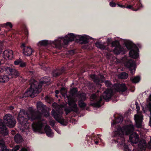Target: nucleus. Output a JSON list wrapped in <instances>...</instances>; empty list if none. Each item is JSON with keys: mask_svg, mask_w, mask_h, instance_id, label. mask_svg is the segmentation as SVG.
Wrapping results in <instances>:
<instances>
[{"mask_svg": "<svg viewBox=\"0 0 151 151\" xmlns=\"http://www.w3.org/2000/svg\"><path fill=\"white\" fill-rule=\"evenodd\" d=\"M37 112L31 107L27 112L23 110H20L17 120L19 123V127L22 130V132L24 131V129L29 128V124L27 121L28 120H30L32 121H34L32 124L34 131L42 133L43 127L46 124L45 120L41 118L42 114L45 113V116L47 117L49 115V113L46 111L48 108L41 102L37 103Z\"/></svg>", "mask_w": 151, "mask_h": 151, "instance_id": "obj_1", "label": "nucleus"}, {"mask_svg": "<svg viewBox=\"0 0 151 151\" xmlns=\"http://www.w3.org/2000/svg\"><path fill=\"white\" fill-rule=\"evenodd\" d=\"M117 125L113 132L114 139V142L115 143H117V146L119 148L124 149L126 151L129 150L128 146L125 143L124 136V134L127 135L134 131V126L130 124L122 128L120 126Z\"/></svg>", "mask_w": 151, "mask_h": 151, "instance_id": "obj_2", "label": "nucleus"}, {"mask_svg": "<svg viewBox=\"0 0 151 151\" xmlns=\"http://www.w3.org/2000/svg\"><path fill=\"white\" fill-rule=\"evenodd\" d=\"M50 81V78L45 77L43 78V81H40L39 83L33 78H31L29 81L30 87L29 89L24 93L22 98L28 96L34 97L36 96L40 91L41 84L48 82ZM21 98V97H19V99Z\"/></svg>", "mask_w": 151, "mask_h": 151, "instance_id": "obj_3", "label": "nucleus"}, {"mask_svg": "<svg viewBox=\"0 0 151 151\" xmlns=\"http://www.w3.org/2000/svg\"><path fill=\"white\" fill-rule=\"evenodd\" d=\"M105 85L108 88L103 93L102 96L106 101H109L112 95L114 89L120 93L125 92L127 90L126 86L124 84H115L112 85L109 81H106L105 82Z\"/></svg>", "mask_w": 151, "mask_h": 151, "instance_id": "obj_4", "label": "nucleus"}, {"mask_svg": "<svg viewBox=\"0 0 151 151\" xmlns=\"http://www.w3.org/2000/svg\"><path fill=\"white\" fill-rule=\"evenodd\" d=\"M52 107L55 110L53 109L51 112V114L55 120L63 126L66 125L67 121L65 120L62 117L63 113V106L62 105H59L56 103L52 104Z\"/></svg>", "mask_w": 151, "mask_h": 151, "instance_id": "obj_5", "label": "nucleus"}, {"mask_svg": "<svg viewBox=\"0 0 151 151\" xmlns=\"http://www.w3.org/2000/svg\"><path fill=\"white\" fill-rule=\"evenodd\" d=\"M77 90L76 88H74L71 89L70 91V95L68 96L67 95V90L64 88L61 89L60 92L63 96L65 98H67L68 99V97L71 100L73 99L76 102L77 101L76 98H81L82 99L84 100L86 98V94L83 93H81L80 92L77 93Z\"/></svg>", "mask_w": 151, "mask_h": 151, "instance_id": "obj_6", "label": "nucleus"}, {"mask_svg": "<svg viewBox=\"0 0 151 151\" xmlns=\"http://www.w3.org/2000/svg\"><path fill=\"white\" fill-rule=\"evenodd\" d=\"M77 35H75L71 33L68 34L64 37H59L53 42L56 47L61 46L63 45H67L69 41H73L74 39H77Z\"/></svg>", "mask_w": 151, "mask_h": 151, "instance_id": "obj_7", "label": "nucleus"}, {"mask_svg": "<svg viewBox=\"0 0 151 151\" xmlns=\"http://www.w3.org/2000/svg\"><path fill=\"white\" fill-rule=\"evenodd\" d=\"M126 47L128 50L131 49L129 52L130 56L136 59L139 56V50L138 47L133 43L129 41H127L126 44Z\"/></svg>", "mask_w": 151, "mask_h": 151, "instance_id": "obj_8", "label": "nucleus"}, {"mask_svg": "<svg viewBox=\"0 0 151 151\" xmlns=\"http://www.w3.org/2000/svg\"><path fill=\"white\" fill-rule=\"evenodd\" d=\"M137 103H136V109L137 110V114L134 115V119L136 123V126L137 128H140L142 125V122L143 119V116L141 112L138 111L140 109L139 107L137 105Z\"/></svg>", "mask_w": 151, "mask_h": 151, "instance_id": "obj_9", "label": "nucleus"}, {"mask_svg": "<svg viewBox=\"0 0 151 151\" xmlns=\"http://www.w3.org/2000/svg\"><path fill=\"white\" fill-rule=\"evenodd\" d=\"M90 100L91 101H95L94 103H91V105L96 107H99L101 106V102L102 100V97L98 96L97 93L95 94H92L91 96Z\"/></svg>", "mask_w": 151, "mask_h": 151, "instance_id": "obj_10", "label": "nucleus"}, {"mask_svg": "<svg viewBox=\"0 0 151 151\" xmlns=\"http://www.w3.org/2000/svg\"><path fill=\"white\" fill-rule=\"evenodd\" d=\"M4 119L6 125L10 127H14L16 123L14 117L9 114L5 115L4 117Z\"/></svg>", "mask_w": 151, "mask_h": 151, "instance_id": "obj_11", "label": "nucleus"}, {"mask_svg": "<svg viewBox=\"0 0 151 151\" xmlns=\"http://www.w3.org/2000/svg\"><path fill=\"white\" fill-rule=\"evenodd\" d=\"M68 102L70 106H71L72 108H66L65 109V111L67 114L72 111L76 112L78 111L77 105L76 104V101H75L73 99H70L69 97L68 98Z\"/></svg>", "mask_w": 151, "mask_h": 151, "instance_id": "obj_12", "label": "nucleus"}, {"mask_svg": "<svg viewBox=\"0 0 151 151\" xmlns=\"http://www.w3.org/2000/svg\"><path fill=\"white\" fill-rule=\"evenodd\" d=\"M125 65L128 68L130 73L132 75L135 72L136 65L135 62L132 60H128L124 63Z\"/></svg>", "mask_w": 151, "mask_h": 151, "instance_id": "obj_13", "label": "nucleus"}, {"mask_svg": "<svg viewBox=\"0 0 151 151\" xmlns=\"http://www.w3.org/2000/svg\"><path fill=\"white\" fill-rule=\"evenodd\" d=\"M6 70V72L11 76L10 78H13L16 76H18L19 75V72L16 69L11 68L10 67H6L4 68Z\"/></svg>", "mask_w": 151, "mask_h": 151, "instance_id": "obj_14", "label": "nucleus"}, {"mask_svg": "<svg viewBox=\"0 0 151 151\" xmlns=\"http://www.w3.org/2000/svg\"><path fill=\"white\" fill-rule=\"evenodd\" d=\"M112 46L115 47L114 50V54L118 55L121 53L123 50V49L121 47L118 41H116L112 42Z\"/></svg>", "mask_w": 151, "mask_h": 151, "instance_id": "obj_15", "label": "nucleus"}, {"mask_svg": "<svg viewBox=\"0 0 151 151\" xmlns=\"http://www.w3.org/2000/svg\"><path fill=\"white\" fill-rule=\"evenodd\" d=\"M146 147V142L144 140L140 141L138 144V147L136 149L134 148V151H145Z\"/></svg>", "mask_w": 151, "mask_h": 151, "instance_id": "obj_16", "label": "nucleus"}, {"mask_svg": "<svg viewBox=\"0 0 151 151\" xmlns=\"http://www.w3.org/2000/svg\"><path fill=\"white\" fill-rule=\"evenodd\" d=\"M90 77L94 82L98 84L103 82L105 79L104 76L101 74L99 75L98 78H97L95 74L91 75Z\"/></svg>", "mask_w": 151, "mask_h": 151, "instance_id": "obj_17", "label": "nucleus"}, {"mask_svg": "<svg viewBox=\"0 0 151 151\" xmlns=\"http://www.w3.org/2000/svg\"><path fill=\"white\" fill-rule=\"evenodd\" d=\"M129 139L132 145L134 146V144L137 143L139 141V137L136 133L134 132L130 135Z\"/></svg>", "mask_w": 151, "mask_h": 151, "instance_id": "obj_18", "label": "nucleus"}, {"mask_svg": "<svg viewBox=\"0 0 151 151\" xmlns=\"http://www.w3.org/2000/svg\"><path fill=\"white\" fill-rule=\"evenodd\" d=\"M13 52L12 50H6L3 53V57L6 59H11L13 57Z\"/></svg>", "mask_w": 151, "mask_h": 151, "instance_id": "obj_19", "label": "nucleus"}, {"mask_svg": "<svg viewBox=\"0 0 151 151\" xmlns=\"http://www.w3.org/2000/svg\"><path fill=\"white\" fill-rule=\"evenodd\" d=\"M3 122L4 121L2 119H0V132L2 134L7 135L8 133V131L6 126Z\"/></svg>", "mask_w": 151, "mask_h": 151, "instance_id": "obj_20", "label": "nucleus"}, {"mask_svg": "<svg viewBox=\"0 0 151 151\" xmlns=\"http://www.w3.org/2000/svg\"><path fill=\"white\" fill-rule=\"evenodd\" d=\"M24 54L27 56L31 55L33 52L32 49L29 47H27L23 49Z\"/></svg>", "mask_w": 151, "mask_h": 151, "instance_id": "obj_21", "label": "nucleus"}, {"mask_svg": "<svg viewBox=\"0 0 151 151\" xmlns=\"http://www.w3.org/2000/svg\"><path fill=\"white\" fill-rule=\"evenodd\" d=\"M45 130L47 135L49 137H52L54 135L49 126L46 125L45 128Z\"/></svg>", "mask_w": 151, "mask_h": 151, "instance_id": "obj_22", "label": "nucleus"}, {"mask_svg": "<svg viewBox=\"0 0 151 151\" xmlns=\"http://www.w3.org/2000/svg\"><path fill=\"white\" fill-rule=\"evenodd\" d=\"M15 141L16 143H18L22 142L23 140L22 137L19 134H17L14 137Z\"/></svg>", "mask_w": 151, "mask_h": 151, "instance_id": "obj_23", "label": "nucleus"}, {"mask_svg": "<svg viewBox=\"0 0 151 151\" xmlns=\"http://www.w3.org/2000/svg\"><path fill=\"white\" fill-rule=\"evenodd\" d=\"M9 77L6 75L2 76L0 75V82L5 83L8 81L9 80Z\"/></svg>", "mask_w": 151, "mask_h": 151, "instance_id": "obj_24", "label": "nucleus"}, {"mask_svg": "<svg viewBox=\"0 0 151 151\" xmlns=\"http://www.w3.org/2000/svg\"><path fill=\"white\" fill-rule=\"evenodd\" d=\"M123 121V118L122 116H120L117 118L116 120V122L114 120L112 123L111 124L112 127H114L115 124H116L117 123H121Z\"/></svg>", "mask_w": 151, "mask_h": 151, "instance_id": "obj_25", "label": "nucleus"}, {"mask_svg": "<svg viewBox=\"0 0 151 151\" xmlns=\"http://www.w3.org/2000/svg\"><path fill=\"white\" fill-rule=\"evenodd\" d=\"M79 99L78 101V104L80 107L81 108H84L86 106V104L85 103L83 102V101L85 100H84L82 99L81 98H78Z\"/></svg>", "mask_w": 151, "mask_h": 151, "instance_id": "obj_26", "label": "nucleus"}, {"mask_svg": "<svg viewBox=\"0 0 151 151\" xmlns=\"http://www.w3.org/2000/svg\"><path fill=\"white\" fill-rule=\"evenodd\" d=\"M95 45L97 48L102 50L106 48V46L104 45V43L101 42H97L96 43Z\"/></svg>", "mask_w": 151, "mask_h": 151, "instance_id": "obj_27", "label": "nucleus"}, {"mask_svg": "<svg viewBox=\"0 0 151 151\" xmlns=\"http://www.w3.org/2000/svg\"><path fill=\"white\" fill-rule=\"evenodd\" d=\"M4 142L3 139L0 140V151H9L7 149H4Z\"/></svg>", "mask_w": 151, "mask_h": 151, "instance_id": "obj_28", "label": "nucleus"}, {"mask_svg": "<svg viewBox=\"0 0 151 151\" xmlns=\"http://www.w3.org/2000/svg\"><path fill=\"white\" fill-rule=\"evenodd\" d=\"M118 78L122 79H126L128 77V74L125 72H123L118 76Z\"/></svg>", "mask_w": 151, "mask_h": 151, "instance_id": "obj_29", "label": "nucleus"}, {"mask_svg": "<svg viewBox=\"0 0 151 151\" xmlns=\"http://www.w3.org/2000/svg\"><path fill=\"white\" fill-rule=\"evenodd\" d=\"M132 81L134 83H137L140 80V78L139 76H137L134 77H132L131 78Z\"/></svg>", "mask_w": 151, "mask_h": 151, "instance_id": "obj_30", "label": "nucleus"}, {"mask_svg": "<svg viewBox=\"0 0 151 151\" xmlns=\"http://www.w3.org/2000/svg\"><path fill=\"white\" fill-rule=\"evenodd\" d=\"M137 4L135 6V9H138V10L140 9L142 7V6L140 3V0H137Z\"/></svg>", "mask_w": 151, "mask_h": 151, "instance_id": "obj_31", "label": "nucleus"}, {"mask_svg": "<svg viewBox=\"0 0 151 151\" xmlns=\"http://www.w3.org/2000/svg\"><path fill=\"white\" fill-rule=\"evenodd\" d=\"M0 25L2 27H9L10 28H12V24L10 22H8L5 24H1Z\"/></svg>", "mask_w": 151, "mask_h": 151, "instance_id": "obj_32", "label": "nucleus"}, {"mask_svg": "<svg viewBox=\"0 0 151 151\" xmlns=\"http://www.w3.org/2000/svg\"><path fill=\"white\" fill-rule=\"evenodd\" d=\"M49 41L46 40H43L39 42V43L41 45H46L49 44Z\"/></svg>", "mask_w": 151, "mask_h": 151, "instance_id": "obj_33", "label": "nucleus"}, {"mask_svg": "<svg viewBox=\"0 0 151 151\" xmlns=\"http://www.w3.org/2000/svg\"><path fill=\"white\" fill-rule=\"evenodd\" d=\"M61 73L60 72V71L56 70L52 72V74L53 76L56 77L58 76Z\"/></svg>", "mask_w": 151, "mask_h": 151, "instance_id": "obj_34", "label": "nucleus"}, {"mask_svg": "<svg viewBox=\"0 0 151 151\" xmlns=\"http://www.w3.org/2000/svg\"><path fill=\"white\" fill-rule=\"evenodd\" d=\"M46 101L48 103H50L52 101V98L48 96L46 97L45 98Z\"/></svg>", "mask_w": 151, "mask_h": 151, "instance_id": "obj_35", "label": "nucleus"}, {"mask_svg": "<svg viewBox=\"0 0 151 151\" xmlns=\"http://www.w3.org/2000/svg\"><path fill=\"white\" fill-rule=\"evenodd\" d=\"M134 6H134L129 5L126 7H125L128 9H131L132 10L134 11H137L138 10V9H135V8H134V7H133Z\"/></svg>", "mask_w": 151, "mask_h": 151, "instance_id": "obj_36", "label": "nucleus"}, {"mask_svg": "<svg viewBox=\"0 0 151 151\" xmlns=\"http://www.w3.org/2000/svg\"><path fill=\"white\" fill-rule=\"evenodd\" d=\"M88 38V36L86 35H84V38H83V42L85 43L87 42Z\"/></svg>", "mask_w": 151, "mask_h": 151, "instance_id": "obj_37", "label": "nucleus"}, {"mask_svg": "<svg viewBox=\"0 0 151 151\" xmlns=\"http://www.w3.org/2000/svg\"><path fill=\"white\" fill-rule=\"evenodd\" d=\"M77 38H79V41H82L83 42V38H84V35L82 36L80 35H77Z\"/></svg>", "mask_w": 151, "mask_h": 151, "instance_id": "obj_38", "label": "nucleus"}, {"mask_svg": "<svg viewBox=\"0 0 151 151\" xmlns=\"http://www.w3.org/2000/svg\"><path fill=\"white\" fill-rule=\"evenodd\" d=\"M21 61L22 60L21 59L17 60L14 61V63L15 65H17L20 64Z\"/></svg>", "mask_w": 151, "mask_h": 151, "instance_id": "obj_39", "label": "nucleus"}, {"mask_svg": "<svg viewBox=\"0 0 151 151\" xmlns=\"http://www.w3.org/2000/svg\"><path fill=\"white\" fill-rule=\"evenodd\" d=\"M26 65V63L25 62H22V61L20 64V66L21 67H24Z\"/></svg>", "mask_w": 151, "mask_h": 151, "instance_id": "obj_40", "label": "nucleus"}, {"mask_svg": "<svg viewBox=\"0 0 151 151\" xmlns=\"http://www.w3.org/2000/svg\"><path fill=\"white\" fill-rule=\"evenodd\" d=\"M110 6L112 7H114L116 6V4L113 1H111L109 3Z\"/></svg>", "mask_w": 151, "mask_h": 151, "instance_id": "obj_41", "label": "nucleus"}, {"mask_svg": "<svg viewBox=\"0 0 151 151\" xmlns=\"http://www.w3.org/2000/svg\"><path fill=\"white\" fill-rule=\"evenodd\" d=\"M50 125L53 127L55 125V122L54 120H51L50 122Z\"/></svg>", "mask_w": 151, "mask_h": 151, "instance_id": "obj_42", "label": "nucleus"}, {"mask_svg": "<svg viewBox=\"0 0 151 151\" xmlns=\"http://www.w3.org/2000/svg\"><path fill=\"white\" fill-rule=\"evenodd\" d=\"M6 67H3L2 68H0V72L2 73L4 70L6 71L5 69L4 68H6Z\"/></svg>", "mask_w": 151, "mask_h": 151, "instance_id": "obj_43", "label": "nucleus"}, {"mask_svg": "<svg viewBox=\"0 0 151 151\" xmlns=\"http://www.w3.org/2000/svg\"><path fill=\"white\" fill-rule=\"evenodd\" d=\"M59 91H58V90H56L55 91V94H56V95H55V96L57 97H58V96H57V94H58L59 93Z\"/></svg>", "mask_w": 151, "mask_h": 151, "instance_id": "obj_44", "label": "nucleus"}, {"mask_svg": "<svg viewBox=\"0 0 151 151\" xmlns=\"http://www.w3.org/2000/svg\"><path fill=\"white\" fill-rule=\"evenodd\" d=\"M21 47H23V48H25V47H26L25 46V44L24 43H23L21 46Z\"/></svg>", "mask_w": 151, "mask_h": 151, "instance_id": "obj_45", "label": "nucleus"}, {"mask_svg": "<svg viewBox=\"0 0 151 151\" xmlns=\"http://www.w3.org/2000/svg\"><path fill=\"white\" fill-rule=\"evenodd\" d=\"M55 131H56V132L58 133H60V131L57 128H56L55 129Z\"/></svg>", "mask_w": 151, "mask_h": 151, "instance_id": "obj_46", "label": "nucleus"}, {"mask_svg": "<svg viewBox=\"0 0 151 151\" xmlns=\"http://www.w3.org/2000/svg\"><path fill=\"white\" fill-rule=\"evenodd\" d=\"M21 150V151H27V149L24 147L22 148Z\"/></svg>", "mask_w": 151, "mask_h": 151, "instance_id": "obj_47", "label": "nucleus"}, {"mask_svg": "<svg viewBox=\"0 0 151 151\" xmlns=\"http://www.w3.org/2000/svg\"><path fill=\"white\" fill-rule=\"evenodd\" d=\"M118 5L120 7H122V8H125V7L123 5H120V4H118Z\"/></svg>", "mask_w": 151, "mask_h": 151, "instance_id": "obj_48", "label": "nucleus"}, {"mask_svg": "<svg viewBox=\"0 0 151 151\" xmlns=\"http://www.w3.org/2000/svg\"><path fill=\"white\" fill-rule=\"evenodd\" d=\"M14 109V108L13 106H10V107H9V109L11 110H13V109Z\"/></svg>", "mask_w": 151, "mask_h": 151, "instance_id": "obj_49", "label": "nucleus"}, {"mask_svg": "<svg viewBox=\"0 0 151 151\" xmlns=\"http://www.w3.org/2000/svg\"><path fill=\"white\" fill-rule=\"evenodd\" d=\"M149 99L150 101L151 102V95L149 96Z\"/></svg>", "mask_w": 151, "mask_h": 151, "instance_id": "obj_50", "label": "nucleus"}, {"mask_svg": "<svg viewBox=\"0 0 151 151\" xmlns=\"http://www.w3.org/2000/svg\"><path fill=\"white\" fill-rule=\"evenodd\" d=\"M142 107V110H143L144 113H145V110L144 109V108L143 107Z\"/></svg>", "mask_w": 151, "mask_h": 151, "instance_id": "obj_51", "label": "nucleus"}, {"mask_svg": "<svg viewBox=\"0 0 151 151\" xmlns=\"http://www.w3.org/2000/svg\"><path fill=\"white\" fill-rule=\"evenodd\" d=\"M74 52V51L73 50H71L69 51L70 53H73Z\"/></svg>", "mask_w": 151, "mask_h": 151, "instance_id": "obj_52", "label": "nucleus"}, {"mask_svg": "<svg viewBox=\"0 0 151 151\" xmlns=\"http://www.w3.org/2000/svg\"><path fill=\"white\" fill-rule=\"evenodd\" d=\"M99 142L98 141H96L95 142V143L96 144H97Z\"/></svg>", "mask_w": 151, "mask_h": 151, "instance_id": "obj_53", "label": "nucleus"}]
</instances>
